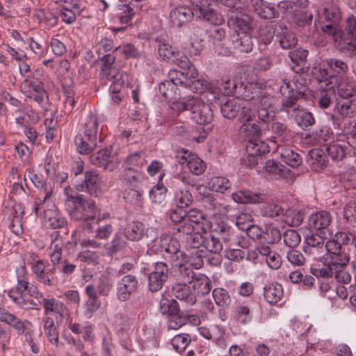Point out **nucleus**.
<instances>
[{
    "label": "nucleus",
    "mask_w": 356,
    "mask_h": 356,
    "mask_svg": "<svg viewBox=\"0 0 356 356\" xmlns=\"http://www.w3.org/2000/svg\"><path fill=\"white\" fill-rule=\"evenodd\" d=\"M90 161L92 164L111 172L116 169L120 162L117 155L113 154L108 148L102 149L92 154Z\"/></svg>",
    "instance_id": "nucleus-12"
},
{
    "label": "nucleus",
    "mask_w": 356,
    "mask_h": 356,
    "mask_svg": "<svg viewBox=\"0 0 356 356\" xmlns=\"http://www.w3.org/2000/svg\"><path fill=\"white\" fill-rule=\"evenodd\" d=\"M253 115L251 116L250 120H241L242 123L239 127V133L243 134L244 136L250 138L249 140H257L262 134V125L263 124L256 120L255 111L252 109Z\"/></svg>",
    "instance_id": "nucleus-19"
},
{
    "label": "nucleus",
    "mask_w": 356,
    "mask_h": 356,
    "mask_svg": "<svg viewBox=\"0 0 356 356\" xmlns=\"http://www.w3.org/2000/svg\"><path fill=\"white\" fill-rule=\"evenodd\" d=\"M261 167L269 173L278 175L280 178L291 181L295 179V174L291 170L274 160H264V165H261Z\"/></svg>",
    "instance_id": "nucleus-25"
},
{
    "label": "nucleus",
    "mask_w": 356,
    "mask_h": 356,
    "mask_svg": "<svg viewBox=\"0 0 356 356\" xmlns=\"http://www.w3.org/2000/svg\"><path fill=\"white\" fill-rule=\"evenodd\" d=\"M328 263L335 270L346 268L350 262V256L346 250L327 258Z\"/></svg>",
    "instance_id": "nucleus-48"
},
{
    "label": "nucleus",
    "mask_w": 356,
    "mask_h": 356,
    "mask_svg": "<svg viewBox=\"0 0 356 356\" xmlns=\"http://www.w3.org/2000/svg\"><path fill=\"white\" fill-rule=\"evenodd\" d=\"M191 338L189 334H180L175 336L171 339V344L177 353H182L191 342Z\"/></svg>",
    "instance_id": "nucleus-58"
},
{
    "label": "nucleus",
    "mask_w": 356,
    "mask_h": 356,
    "mask_svg": "<svg viewBox=\"0 0 356 356\" xmlns=\"http://www.w3.org/2000/svg\"><path fill=\"white\" fill-rule=\"evenodd\" d=\"M335 115L341 118H352L356 116V98L339 99L334 106Z\"/></svg>",
    "instance_id": "nucleus-26"
},
{
    "label": "nucleus",
    "mask_w": 356,
    "mask_h": 356,
    "mask_svg": "<svg viewBox=\"0 0 356 356\" xmlns=\"http://www.w3.org/2000/svg\"><path fill=\"white\" fill-rule=\"evenodd\" d=\"M271 131L273 137L282 143L288 142L291 138V131L284 123L277 121L272 122Z\"/></svg>",
    "instance_id": "nucleus-40"
},
{
    "label": "nucleus",
    "mask_w": 356,
    "mask_h": 356,
    "mask_svg": "<svg viewBox=\"0 0 356 356\" xmlns=\"http://www.w3.org/2000/svg\"><path fill=\"white\" fill-rule=\"evenodd\" d=\"M276 40L280 47L283 49H291L294 48L298 43V38L296 34L285 24L280 23L279 30L277 31Z\"/></svg>",
    "instance_id": "nucleus-23"
},
{
    "label": "nucleus",
    "mask_w": 356,
    "mask_h": 356,
    "mask_svg": "<svg viewBox=\"0 0 356 356\" xmlns=\"http://www.w3.org/2000/svg\"><path fill=\"white\" fill-rule=\"evenodd\" d=\"M43 330L44 333L47 337L49 341L55 345L58 346L59 343V332L58 330V321L56 323L51 316H47L43 318Z\"/></svg>",
    "instance_id": "nucleus-34"
},
{
    "label": "nucleus",
    "mask_w": 356,
    "mask_h": 356,
    "mask_svg": "<svg viewBox=\"0 0 356 356\" xmlns=\"http://www.w3.org/2000/svg\"><path fill=\"white\" fill-rule=\"evenodd\" d=\"M307 89L305 86L301 84L298 86V81H291L287 79H283L280 87V93L284 97L280 110L291 115H294L296 122L303 129L315 123V118L312 113L300 109L297 104L299 99H306L305 92Z\"/></svg>",
    "instance_id": "nucleus-2"
},
{
    "label": "nucleus",
    "mask_w": 356,
    "mask_h": 356,
    "mask_svg": "<svg viewBox=\"0 0 356 356\" xmlns=\"http://www.w3.org/2000/svg\"><path fill=\"white\" fill-rule=\"evenodd\" d=\"M196 17V6L193 10L186 6H179L172 9L170 13L172 23L177 26H181L188 23L193 17Z\"/></svg>",
    "instance_id": "nucleus-24"
},
{
    "label": "nucleus",
    "mask_w": 356,
    "mask_h": 356,
    "mask_svg": "<svg viewBox=\"0 0 356 356\" xmlns=\"http://www.w3.org/2000/svg\"><path fill=\"white\" fill-rule=\"evenodd\" d=\"M175 199L177 207L183 209L189 207L193 202L192 193L188 188H183L177 191Z\"/></svg>",
    "instance_id": "nucleus-51"
},
{
    "label": "nucleus",
    "mask_w": 356,
    "mask_h": 356,
    "mask_svg": "<svg viewBox=\"0 0 356 356\" xmlns=\"http://www.w3.org/2000/svg\"><path fill=\"white\" fill-rule=\"evenodd\" d=\"M309 226L312 230L320 232L321 234L332 235L329 228L332 222L331 214L327 211H321L312 213L309 217Z\"/></svg>",
    "instance_id": "nucleus-14"
},
{
    "label": "nucleus",
    "mask_w": 356,
    "mask_h": 356,
    "mask_svg": "<svg viewBox=\"0 0 356 356\" xmlns=\"http://www.w3.org/2000/svg\"><path fill=\"white\" fill-rule=\"evenodd\" d=\"M312 164H316L320 166L321 168H325L327 165L328 160L327 159V156L325 152L321 149H312L309 151L308 153Z\"/></svg>",
    "instance_id": "nucleus-55"
},
{
    "label": "nucleus",
    "mask_w": 356,
    "mask_h": 356,
    "mask_svg": "<svg viewBox=\"0 0 356 356\" xmlns=\"http://www.w3.org/2000/svg\"><path fill=\"white\" fill-rule=\"evenodd\" d=\"M144 275L147 279L148 289L152 292L162 289L171 275V267L163 260H157L150 268H144Z\"/></svg>",
    "instance_id": "nucleus-6"
},
{
    "label": "nucleus",
    "mask_w": 356,
    "mask_h": 356,
    "mask_svg": "<svg viewBox=\"0 0 356 356\" xmlns=\"http://www.w3.org/2000/svg\"><path fill=\"white\" fill-rule=\"evenodd\" d=\"M184 88H189L193 92L203 93L208 89V83L204 79H199L197 68H193L188 72Z\"/></svg>",
    "instance_id": "nucleus-30"
},
{
    "label": "nucleus",
    "mask_w": 356,
    "mask_h": 356,
    "mask_svg": "<svg viewBox=\"0 0 356 356\" xmlns=\"http://www.w3.org/2000/svg\"><path fill=\"white\" fill-rule=\"evenodd\" d=\"M172 295L178 300L184 301L188 305H194L197 302L195 291L192 284L175 283L172 287Z\"/></svg>",
    "instance_id": "nucleus-22"
},
{
    "label": "nucleus",
    "mask_w": 356,
    "mask_h": 356,
    "mask_svg": "<svg viewBox=\"0 0 356 356\" xmlns=\"http://www.w3.org/2000/svg\"><path fill=\"white\" fill-rule=\"evenodd\" d=\"M337 95L339 99L356 98V83L341 80L337 86Z\"/></svg>",
    "instance_id": "nucleus-38"
},
{
    "label": "nucleus",
    "mask_w": 356,
    "mask_h": 356,
    "mask_svg": "<svg viewBox=\"0 0 356 356\" xmlns=\"http://www.w3.org/2000/svg\"><path fill=\"white\" fill-rule=\"evenodd\" d=\"M149 255H155L157 260L169 262L174 266L179 262H187V254L181 250L179 241L170 236H161L147 251Z\"/></svg>",
    "instance_id": "nucleus-5"
},
{
    "label": "nucleus",
    "mask_w": 356,
    "mask_h": 356,
    "mask_svg": "<svg viewBox=\"0 0 356 356\" xmlns=\"http://www.w3.org/2000/svg\"><path fill=\"white\" fill-rule=\"evenodd\" d=\"M179 305L175 299L162 298L160 302L161 312L167 316V318L179 312Z\"/></svg>",
    "instance_id": "nucleus-53"
},
{
    "label": "nucleus",
    "mask_w": 356,
    "mask_h": 356,
    "mask_svg": "<svg viewBox=\"0 0 356 356\" xmlns=\"http://www.w3.org/2000/svg\"><path fill=\"white\" fill-rule=\"evenodd\" d=\"M245 149L247 155L241 159V164L250 168L264 165V155L270 152L268 144L260 140H248Z\"/></svg>",
    "instance_id": "nucleus-7"
},
{
    "label": "nucleus",
    "mask_w": 356,
    "mask_h": 356,
    "mask_svg": "<svg viewBox=\"0 0 356 356\" xmlns=\"http://www.w3.org/2000/svg\"><path fill=\"white\" fill-rule=\"evenodd\" d=\"M143 152H137L129 154L123 163V165L134 168H142L147 163L146 160L143 156Z\"/></svg>",
    "instance_id": "nucleus-56"
},
{
    "label": "nucleus",
    "mask_w": 356,
    "mask_h": 356,
    "mask_svg": "<svg viewBox=\"0 0 356 356\" xmlns=\"http://www.w3.org/2000/svg\"><path fill=\"white\" fill-rule=\"evenodd\" d=\"M27 172L29 173V177L34 186L38 188H40L43 190L44 196L42 200H40V202H35L34 204V212L36 216H38V211L40 209V206L42 202H44L46 200H47L51 195V191H48L46 188V184L42 176L38 175L36 173H34V169L33 168H29L27 169Z\"/></svg>",
    "instance_id": "nucleus-31"
},
{
    "label": "nucleus",
    "mask_w": 356,
    "mask_h": 356,
    "mask_svg": "<svg viewBox=\"0 0 356 356\" xmlns=\"http://www.w3.org/2000/svg\"><path fill=\"white\" fill-rule=\"evenodd\" d=\"M341 13L337 6H330L323 8L320 17L321 31L329 36L343 52L356 54V17L351 15L345 22L344 30L339 27Z\"/></svg>",
    "instance_id": "nucleus-1"
},
{
    "label": "nucleus",
    "mask_w": 356,
    "mask_h": 356,
    "mask_svg": "<svg viewBox=\"0 0 356 356\" xmlns=\"http://www.w3.org/2000/svg\"><path fill=\"white\" fill-rule=\"evenodd\" d=\"M195 294L200 293L202 296L207 295L211 289V281L207 277L197 279L192 283Z\"/></svg>",
    "instance_id": "nucleus-62"
},
{
    "label": "nucleus",
    "mask_w": 356,
    "mask_h": 356,
    "mask_svg": "<svg viewBox=\"0 0 356 356\" xmlns=\"http://www.w3.org/2000/svg\"><path fill=\"white\" fill-rule=\"evenodd\" d=\"M280 155L282 161L292 168H296L302 163L301 156L291 148L284 149Z\"/></svg>",
    "instance_id": "nucleus-47"
},
{
    "label": "nucleus",
    "mask_w": 356,
    "mask_h": 356,
    "mask_svg": "<svg viewBox=\"0 0 356 356\" xmlns=\"http://www.w3.org/2000/svg\"><path fill=\"white\" fill-rule=\"evenodd\" d=\"M229 41L236 51L240 53H250L253 49V41L251 33L234 31L229 35Z\"/></svg>",
    "instance_id": "nucleus-17"
},
{
    "label": "nucleus",
    "mask_w": 356,
    "mask_h": 356,
    "mask_svg": "<svg viewBox=\"0 0 356 356\" xmlns=\"http://www.w3.org/2000/svg\"><path fill=\"white\" fill-rule=\"evenodd\" d=\"M174 109L179 112V115L185 113V115L189 116L197 124V131L202 129V131L199 137H194V140L198 143L203 141L213 127L211 123L213 113L211 105L197 97H192L174 103Z\"/></svg>",
    "instance_id": "nucleus-3"
},
{
    "label": "nucleus",
    "mask_w": 356,
    "mask_h": 356,
    "mask_svg": "<svg viewBox=\"0 0 356 356\" xmlns=\"http://www.w3.org/2000/svg\"><path fill=\"white\" fill-rule=\"evenodd\" d=\"M67 200L73 203L74 208L70 213L72 218L81 221L84 229L93 233L95 226L100 221L96 218L99 209L92 200H88L83 195H67Z\"/></svg>",
    "instance_id": "nucleus-4"
},
{
    "label": "nucleus",
    "mask_w": 356,
    "mask_h": 356,
    "mask_svg": "<svg viewBox=\"0 0 356 356\" xmlns=\"http://www.w3.org/2000/svg\"><path fill=\"white\" fill-rule=\"evenodd\" d=\"M253 17L240 9L235 12H227V25L239 33H251Z\"/></svg>",
    "instance_id": "nucleus-13"
},
{
    "label": "nucleus",
    "mask_w": 356,
    "mask_h": 356,
    "mask_svg": "<svg viewBox=\"0 0 356 356\" xmlns=\"http://www.w3.org/2000/svg\"><path fill=\"white\" fill-rule=\"evenodd\" d=\"M308 51L302 48L291 50L289 52L292 70L297 74L307 72L310 66L307 62Z\"/></svg>",
    "instance_id": "nucleus-18"
},
{
    "label": "nucleus",
    "mask_w": 356,
    "mask_h": 356,
    "mask_svg": "<svg viewBox=\"0 0 356 356\" xmlns=\"http://www.w3.org/2000/svg\"><path fill=\"white\" fill-rule=\"evenodd\" d=\"M84 137L87 139H90L97 143V136L99 129V123L97 117L95 115H89L84 124Z\"/></svg>",
    "instance_id": "nucleus-41"
},
{
    "label": "nucleus",
    "mask_w": 356,
    "mask_h": 356,
    "mask_svg": "<svg viewBox=\"0 0 356 356\" xmlns=\"http://www.w3.org/2000/svg\"><path fill=\"white\" fill-rule=\"evenodd\" d=\"M74 143L78 152L81 154H89L97 147V143L90 139H87L83 134L76 135Z\"/></svg>",
    "instance_id": "nucleus-44"
},
{
    "label": "nucleus",
    "mask_w": 356,
    "mask_h": 356,
    "mask_svg": "<svg viewBox=\"0 0 356 356\" xmlns=\"http://www.w3.org/2000/svg\"><path fill=\"white\" fill-rule=\"evenodd\" d=\"M234 202L239 204H260L264 202L265 196L260 193L250 190H240L232 194Z\"/></svg>",
    "instance_id": "nucleus-28"
},
{
    "label": "nucleus",
    "mask_w": 356,
    "mask_h": 356,
    "mask_svg": "<svg viewBox=\"0 0 356 356\" xmlns=\"http://www.w3.org/2000/svg\"><path fill=\"white\" fill-rule=\"evenodd\" d=\"M0 321L5 322L13 327L19 334H22L24 332L25 327L24 323L6 309L1 311Z\"/></svg>",
    "instance_id": "nucleus-45"
},
{
    "label": "nucleus",
    "mask_w": 356,
    "mask_h": 356,
    "mask_svg": "<svg viewBox=\"0 0 356 356\" xmlns=\"http://www.w3.org/2000/svg\"><path fill=\"white\" fill-rule=\"evenodd\" d=\"M203 231L205 234L204 248L211 254L220 253L223 246L219 237L214 235L211 232L210 233H207L204 228Z\"/></svg>",
    "instance_id": "nucleus-42"
},
{
    "label": "nucleus",
    "mask_w": 356,
    "mask_h": 356,
    "mask_svg": "<svg viewBox=\"0 0 356 356\" xmlns=\"http://www.w3.org/2000/svg\"><path fill=\"white\" fill-rule=\"evenodd\" d=\"M284 243L289 248H294L297 247L300 241L301 237L299 233L293 229H287L282 235Z\"/></svg>",
    "instance_id": "nucleus-60"
},
{
    "label": "nucleus",
    "mask_w": 356,
    "mask_h": 356,
    "mask_svg": "<svg viewBox=\"0 0 356 356\" xmlns=\"http://www.w3.org/2000/svg\"><path fill=\"white\" fill-rule=\"evenodd\" d=\"M305 218V213L302 210L288 209L284 211L282 220L291 227H299Z\"/></svg>",
    "instance_id": "nucleus-37"
},
{
    "label": "nucleus",
    "mask_w": 356,
    "mask_h": 356,
    "mask_svg": "<svg viewBox=\"0 0 356 356\" xmlns=\"http://www.w3.org/2000/svg\"><path fill=\"white\" fill-rule=\"evenodd\" d=\"M138 287V280L134 275H124L118 283L117 296L120 300H129L131 295L135 293Z\"/></svg>",
    "instance_id": "nucleus-16"
},
{
    "label": "nucleus",
    "mask_w": 356,
    "mask_h": 356,
    "mask_svg": "<svg viewBox=\"0 0 356 356\" xmlns=\"http://www.w3.org/2000/svg\"><path fill=\"white\" fill-rule=\"evenodd\" d=\"M196 6V17L202 18L212 24L224 22V17L212 7L213 0H191Z\"/></svg>",
    "instance_id": "nucleus-11"
},
{
    "label": "nucleus",
    "mask_w": 356,
    "mask_h": 356,
    "mask_svg": "<svg viewBox=\"0 0 356 356\" xmlns=\"http://www.w3.org/2000/svg\"><path fill=\"white\" fill-rule=\"evenodd\" d=\"M330 235L321 234L320 232L312 234L305 238L306 245L304 246L305 252L315 254L320 256L325 252V239L327 238Z\"/></svg>",
    "instance_id": "nucleus-21"
},
{
    "label": "nucleus",
    "mask_w": 356,
    "mask_h": 356,
    "mask_svg": "<svg viewBox=\"0 0 356 356\" xmlns=\"http://www.w3.org/2000/svg\"><path fill=\"white\" fill-rule=\"evenodd\" d=\"M280 22L266 24L261 26L257 31V39L259 44L264 47L270 44L274 37H277V31L279 30Z\"/></svg>",
    "instance_id": "nucleus-32"
},
{
    "label": "nucleus",
    "mask_w": 356,
    "mask_h": 356,
    "mask_svg": "<svg viewBox=\"0 0 356 356\" xmlns=\"http://www.w3.org/2000/svg\"><path fill=\"white\" fill-rule=\"evenodd\" d=\"M250 1L256 14L261 18L271 19L279 16L277 10L269 3L263 0H250Z\"/></svg>",
    "instance_id": "nucleus-29"
},
{
    "label": "nucleus",
    "mask_w": 356,
    "mask_h": 356,
    "mask_svg": "<svg viewBox=\"0 0 356 356\" xmlns=\"http://www.w3.org/2000/svg\"><path fill=\"white\" fill-rule=\"evenodd\" d=\"M187 262H179L171 266V275L176 280V283L192 284L195 277V272Z\"/></svg>",
    "instance_id": "nucleus-20"
},
{
    "label": "nucleus",
    "mask_w": 356,
    "mask_h": 356,
    "mask_svg": "<svg viewBox=\"0 0 356 356\" xmlns=\"http://www.w3.org/2000/svg\"><path fill=\"white\" fill-rule=\"evenodd\" d=\"M172 62L178 65L179 67L189 72L193 68H196L194 65L190 61L188 57L183 52L177 51Z\"/></svg>",
    "instance_id": "nucleus-64"
},
{
    "label": "nucleus",
    "mask_w": 356,
    "mask_h": 356,
    "mask_svg": "<svg viewBox=\"0 0 356 356\" xmlns=\"http://www.w3.org/2000/svg\"><path fill=\"white\" fill-rule=\"evenodd\" d=\"M125 239L122 232H118L115 234L112 241L106 248L107 254L113 256L118 252H124L128 246V243Z\"/></svg>",
    "instance_id": "nucleus-39"
},
{
    "label": "nucleus",
    "mask_w": 356,
    "mask_h": 356,
    "mask_svg": "<svg viewBox=\"0 0 356 356\" xmlns=\"http://www.w3.org/2000/svg\"><path fill=\"white\" fill-rule=\"evenodd\" d=\"M220 111L222 115L227 119L237 120H250L252 114V109L248 103L241 102L237 99H229L220 104Z\"/></svg>",
    "instance_id": "nucleus-8"
},
{
    "label": "nucleus",
    "mask_w": 356,
    "mask_h": 356,
    "mask_svg": "<svg viewBox=\"0 0 356 356\" xmlns=\"http://www.w3.org/2000/svg\"><path fill=\"white\" fill-rule=\"evenodd\" d=\"M17 285L8 291V296L13 300L15 298L24 296V292L28 291L29 282H28V273L25 266H20L16 268Z\"/></svg>",
    "instance_id": "nucleus-15"
},
{
    "label": "nucleus",
    "mask_w": 356,
    "mask_h": 356,
    "mask_svg": "<svg viewBox=\"0 0 356 356\" xmlns=\"http://www.w3.org/2000/svg\"><path fill=\"white\" fill-rule=\"evenodd\" d=\"M216 304L220 307H228L232 302L231 297L227 290L222 288H216L212 292Z\"/></svg>",
    "instance_id": "nucleus-49"
},
{
    "label": "nucleus",
    "mask_w": 356,
    "mask_h": 356,
    "mask_svg": "<svg viewBox=\"0 0 356 356\" xmlns=\"http://www.w3.org/2000/svg\"><path fill=\"white\" fill-rule=\"evenodd\" d=\"M282 235L280 229L277 227L270 224L266 225L263 239L268 244H274L278 243L281 240Z\"/></svg>",
    "instance_id": "nucleus-50"
},
{
    "label": "nucleus",
    "mask_w": 356,
    "mask_h": 356,
    "mask_svg": "<svg viewBox=\"0 0 356 356\" xmlns=\"http://www.w3.org/2000/svg\"><path fill=\"white\" fill-rule=\"evenodd\" d=\"M107 79H113V84L110 87V90L114 92H120L122 88L129 81L127 74L120 71H115L113 74L108 72Z\"/></svg>",
    "instance_id": "nucleus-43"
},
{
    "label": "nucleus",
    "mask_w": 356,
    "mask_h": 356,
    "mask_svg": "<svg viewBox=\"0 0 356 356\" xmlns=\"http://www.w3.org/2000/svg\"><path fill=\"white\" fill-rule=\"evenodd\" d=\"M264 91L257 83H247L246 84L241 85L237 93L241 95L242 99L244 100L243 102L249 104V102H252L254 104Z\"/></svg>",
    "instance_id": "nucleus-27"
},
{
    "label": "nucleus",
    "mask_w": 356,
    "mask_h": 356,
    "mask_svg": "<svg viewBox=\"0 0 356 356\" xmlns=\"http://www.w3.org/2000/svg\"><path fill=\"white\" fill-rule=\"evenodd\" d=\"M185 324V312L181 309L168 318V330H177Z\"/></svg>",
    "instance_id": "nucleus-61"
},
{
    "label": "nucleus",
    "mask_w": 356,
    "mask_h": 356,
    "mask_svg": "<svg viewBox=\"0 0 356 356\" xmlns=\"http://www.w3.org/2000/svg\"><path fill=\"white\" fill-rule=\"evenodd\" d=\"M335 99V92L332 89L321 91L318 99V106L321 108H328Z\"/></svg>",
    "instance_id": "nucleus-63"
},
{
    "label": "nucleus",
    "mask_w": 356,
    "mask_h": 356,
    "mask_svg": "<svg viewBox=\"0 0 356 356\" xmlns=\"http://www.w3.org/2000/svg\"><path fill=\"white\" fill-rule=\"evenodd\" d=\"M235 318L238 322L243 325L250 323L252 319V315L250 307L243 304L237 306L235 312Z\"/></svg>",
    "instance_id": "nucleus-54"
},
{
    "label": "nucleus",
    "mask_w": 356,
    "mask_h": 356,
    "mask_svg": "<svg viewBox=\"0 0 356 356\" xmlns=\"http://www.w3.org/2000/svg\"><path fill=\"white\" fill-rule=\"evenodd\" d=\"M191 156L187 165L189 171L195 175H201L206 170V163L195 154Z\"/></svg>",
    "instance_id": "nucleus-52"
},
{
    "label": "nucleus",
    "mask_w": 356,
    "mask_h": 356,
    "mask_svg": "<svg viewBox=\"0 0 356 356\" xmlns=\"http://www.w3.org/2000/svg\"><path fill=\"white\" fill-rule=\"evenodd\" d=\"M211 232L219 237V239L225 243H228L229 247L236 245L243 248L247 247L245 240L243 238H239L232 227L226 222L221 220L211 225Z\"/></svg>",
    "instance_id": "nucleus-9"
},
{
    "label": "nucleus",
    "mask_w": 356,
    "mask_h": 356,
    "mask_svg": "<svg viewBox=\"0 0 356 356\" xmlns=\"http://www.w3.org/2000/svg\"><path fill=\"white\" fill-rule=\"evenodd\" d=\"M266 300L270 305L277 304L282 298L284 291L282 286L278 283H272L264 289Z\"/></svg>",
    "instance_id": "nucleus-36"
},
{
    "label": "nucleus",
    "mask_w": 356,
    "mask_h": 356,
    "mask_svg": "<svg viewBox=\"0 0 356 356\" xmlns=\"http://www.w3.org/2000/svg\"><path fill=\"white\" fill-rule=\"evenodd\" d=\"M188 76V72H181L177 70H171L168 72V79L166 81L172 82V83L177 87L178 86L184 87Z\"/></svg>",
    "instance_id": "nucleus-57"
},
{
    "label": "nucleus",
    "mask_w": 356,
    "mask_h": 356,
    "mask_svg": "<svg viewBox=\"0 0 356 356\" xmlns=\"http://www.w3.org/2000/svg\"><path fill=\"white\" fill-rule=\"evenodd\" d=\"M145 226L140 221H131L127 223L123 234L127 241H139L144 236Z\"/></svg>",
    "instance_id": "nucleus-33"
},
{
    "label": "nucleus",
    "mask_w": 356,
    "mask_h": 356,
    "mask_svg": "<svg viewBox=\"0 0 356 356\" xmlns=\"http://www.w3.org/2000/svg\"><path fill=\"white\" fill-rule=\"evenodd\" d=\"M325 152L327 155L333 161H342L350 150L348 149V146L339 141H335L330 143L325 148Z\"/></svg>",
    "instance_id": "nucleus-35"
},
{
    "label": "nucleus",
    "mask_w": 356,
    "mask_h": 356,
    "mask_svg": "<svg viewBox=\"0 0 356 356\" xmlns=\"http://www.w3.org/2000/svg\"><path fill=\"white\" fill-rule=\"evenodd\" d=\"M34 17L40 22L44 23L50 28L56 26L58 22V17L49 10H38L34 14Z\"/></svg>",
    "instance_id": "nucleus-46"
},
{
    "label": "nucleus",
    "mask_w": 356,
    "mask_h": 356,
    "mask_svg": "<svg viewBox=\"0 0 356 356\" xmlns=\"http://www.w3.org/2000/svg\"><path fill=\"white\" fill-rule=\"evenodd\" d=\"M83 176V179L76 180L75 188L78 191L86 192L91 196H99L102 194V189L99 174L94 170H88Z\"/></svg>",
    "instance_id": "nucleus-10"
},
{
    "label": "nucleus",
    "mask_w": 356,
    "mask_h": 356,
    "mask_svg": "<svg viewBox=\"0 0 356 356\" xmlns=\"http://www.w3.org/2000/svg\"><path fill=\"white\" fill-rule=\"evenodd\" d=\"M178 88L172 82L163 81L159 85V90L161 95L166 99L170 100L176 98Z\"/></svg>",
    "instance_id": "nucleus-59"
}]
</instances>
